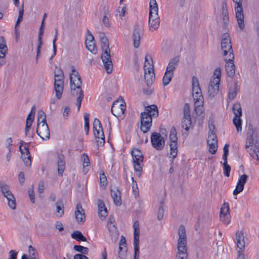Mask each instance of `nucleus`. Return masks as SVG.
<instances>
[{
  "instance_id": "f8f14e48",
  "label": "nucleus",
  "mask_w": 259,
  "mask_h": 259,
  "mask_svg": "<svg viewBox=\"0 0 259 259\" xmlns=\"http://www.w3.org/2000/svg\"><path fill=\"white\" fill-rule=\"evenodd\" d=\"M149 67L147 68V65L145 63L144 70H145V79L146 82L147 86H151L153 81L155 79V74L154 72V66L153 65H150L149 63Z\"/></svg>"
},
{
  "instance_id": "ddd939ff",
  "label": "nucleus",
  "mask_w": 259,
  "mask_h": 259,
  "mask_svg": "<svg viewBox=\"0 0 259 259\" xmlns=\"http://www.w3.org/2000/svg\"><path fill=\"white\" fill-rule=\"evenodd\" d=\"M24 145L23 146L22 144L20 146L19 149L21 153V157L26 166H31V155L30 154L28 147L26 143H24Z\"/></svg>"
},
{
  "instance_id": "a878e982",
  "label": "nucleus",
  "mask_w": 259,
  "mask_h": 259,
  "mask_svg": "<svg viewBox=\"0 0 259 259\" xmlns=\"http://www.w3.org/2000/svg\"><path fill=\"white\" fill-rule=\"evenodd\" d=\"M63 80H55L54 89L56 92V96L57 99H60L62 97L64 89Z\"/></svg>"
},
{
  "instance_id": "2f4dec72",
  "label": "nucleus",
  "mask_w": 259,
  "mask_h": 259,
  "mask_svg": "<svg viewBox=\"0 0 259 259\" xmlns=\"http://www.w3.org/2000/svg\"><path fill=\"white\" fill-rule=\"evenodd\" d=\"M143 113H147L151 118L156 117L158 115V108L155 105H151L145 107V111Z\"/></svg>"
},
{
  "instance_id": "6e6d98bb",
  "label": "nucleus",
  "mask_w": 259,
  "mask_h": 259,
  "mask_svg": "<svg viewBox=\"0 0 259 259\" xmlns=\"http://www.w3.org/2000/svg\"><path fill=\"white\" fill-rule=\"evenodd\" d=\"M191 123V119L183 118L182 121V127L183 128L188 131L189 130Z\"/></svg>"
},
{
  "instance_id": "bb28decb",
  "label": "nucleus",
  "mask_w": 259,
  "mask_h": 259,
  "mask_svg": "<svg viewBox=\"0 0 259 259\" xmlns=\"http://www.w3.org/2000/svg\"><path fill=\"white\" fill-rule=\"evenodd\" d=\"M233 60H225V68L228 76L232 78L235 73V66L234 64Z\"/></svg>"
},
{
  "instance_id": "6e6552de",
  "label": "nucleus",
  "mask_w": 259,
  "mask_h": 259,
  "mask_svg": "<svg viewBox=\"0 0 259 259\" xmlns=\"http://www.w3.org/2000/svg\"><path fill=\"white\" fill-rule=\"evenodd\" d=\"M134 233V259H139V235L140 229L138 221H136L133 224Z\"/></svg>"
},
{
  "instance_id": "ea45409f",
  "label": "nucleus",
  "mask_w": 259,
  "mask_h": 259,
  "mask_svg": "<svg viewBox=\"0 0 259 259\" xmlns=\"http://www.w3.org/2000/svg\"><path fill=\"white\" fill-rule=\"evenodd\" d=\"M7 200L9 206L12 209L16 207V200L14 195H4Z\"/></svg>"
},
{
  "instance_id": "6ab92c4d",
  "label": "nucleus",
  "mask_w": 259,
  "mask_h": 259,
  "mask_svg": "<svg viewBox=\"0 0 259 259\" xmlns=\"http://www.w3.org/2000/svg\"><path fill=\"white\" fill-rule=\"evenodd\" d=\"M220 83L218 79L214 81L210 80L208 87V94L210 98H213L217 95L219 90Z\"/></svg>"
},
{
  "instance_id": "4c0bfd02",
  "label": "nucleus",
  "mask_w": 259,
  "mask_h": 259,
  "mask_svg": "<svg viewBox=\"0 0 259 259\" xmlns=\"http://www.w3.org/2000/svg\"><path fill=\"white\" fill-rule=\"evenodd\" d=\"M32 124V108L27 117L25 126V134L27 135L28 132L30 130Z\"/></svg>"
},
{
  "instance_id": "0e129e2a",
  "label": "nucleus",
  "mask_w": 259,
  "mask_h": 259,
  "mask_svg": "<svg viewBox=\"0 0 259 259\" xmlns=\"http://www.w3.org/2000/svg\"><path fill=\"white\" fill-rule=\"evenodd\" d=\"M93 130H103L102 124L98 118H95L93 123Z\"/></svg>"
},
{
  "instance_id": "09e8293b",
  "label": "nucleus",
  "mask_w": 259,
  "mask_h": 259,
  "mask_svg": "<svg viewBox=\"0 0 259 259\" xmlns=\"http://www.w3.org/2000/svg\"><path fill=\"white\" fill-rule=\"evenodd\" d=\"M221 76V70L220 68H217L215 69L213 76L210 79L211 81H214L218 79V83H220V78Z\"/></svg>"
},
{
  "instance_id": "a19ab883",
  "label": "nucleus",
  "mask_w": 259,
  "mask_h": 259,
  "mask_svg": "<svg viewBox=\"0 0 259 259\" xmlns=\"http://www.w3.org/2000/svg\"><path fill=\"white\" fill-rule=\"evenodd\" d=\"M71 237L77 241H86V238L82 235V233L79 231H74L71 234Z\"/></svg>"
},
{
  "instance_id": "4468645a",
  "label": "nucleus",
  "mask_w": 259,
  "mask_h": 259,
  "mask_svg": "<svg viewBox=\"0 0 259 259\" xmlns=\"http://www.w3.org/2000/svg\"><path fill=\"white\" fill-rule=\"evenodd\" d=\"M149 21L160 19L158 14V8L156 0H150L149 3Z\"/></svg>"
},
{
  "instance_id": "aec40b11",
  "label": "nucleus",
  "mask_w": 259,
  "mask_h": 259,
  "mask_svg": "<svg viewBox=\"0 0 259 259\" xmlns=\"http://www.w3.org/2000/svg\"><path fill=\"white\" fill-rule=\"evenodd\" d=\"M75 219L79 224H83L85 220V216L84 210L80 203L77 204L75 211Z\"/></svg>"
},
{
  "instance_id": "bf43d9fd",
  "label": "nucleus",
  "mask_w": 259,
  "mask_h": 259,
  "mask_svg": "<svg viewBox=\"0 0 259 259\" xmlns=\"http://www.w3.org/2000/svg\"><path fill=\"white\" fill-rule=\"evenodd\" d=\"M0 187L3 194H13L9 189V187L5 183H1Z\"/></svg>"
},
{
  "instance_id": "72a5a7b5",
  "label": "nucleus",
  "mask_w": 259,
  "mask_h": 259,
  "mask_svg": "<svg viewBox=\"0 0 259 259\" xmlns=\"http://www.w3.org/2000/svg\"><path fill=\"white\" fill-rule=\"evenodd\" d=\"M56 215L58 218H61L64 214V203L63 200L59 199L56 203Z\"/></svg>"
},
{
  "instance_id": "680f3d73",
  "label": "nucleus",
  "mask_w": 259,
  "mask_h": 259,
  "mask_svg": "<svg viewBox=\"0 0 259 259\" xmlns=\"http://www.w3.org/2000/svg\"><path fill=\"white\" fill-rule=\"evenodd\" d=\"M254 152L256 154L257 159L259 161V139L255 136Z\"/></svg>"
},
{
  "instance_id": "c9c22d12",
  "label": "nucleus",
  "mask_w": 259,
  "mask_h": 259,
  "mask_svg": "<svg viewBox=\"0 0 259 259\" xmlns=\"http://www.w3.org/2000/svg\"><path fill=\"white\" fill-rule=\"evenodd\" d=\"M8 53V47L5 38L3 36H0V56L6 55Z\"/></svg>"
},
{
  "instance_id": "20e7f679",
  "label": "nucleus",
  "mask_w": 259,
  "mask_h": 259,
  "mask_svg": "<svg viewBox=\"0 0 259 259\" xmlns=\"http://www.w3.org/2000/svg\"><path fill=\"white\" fill-rule=\"evenodd\" d=\"M221 49L223 52V55L225 57V60L234 59L232 46L230 38L228 33H225L222 35L221 41Z\"/></svg>"
},
{
  "instance_id": "774afa93",
  "label": "nucleus",
  "mask_w": 259,
  "mask_h": 259,
  "mask_svg": "<svg viewBox=\"0 0 259 259\" xmlns=\"http://www.w3.org/2000/svg\"><path fill=\"white\" fill-rule=\"evenodd\" d=\"M120 196L121 195H111L114 201V203L117 206H120L122 204V200Z\"/></svg>"
},
{
  "instance_id": "69168bd1",
  "label": "nucleus",
  "mask_w": 259,
  "mask_h": 259,
  "mask_svg": "<svg viewBox=\"0 0 259 259\" xmlns=\"http://www.w3.org/2000/svg\"><path fill=\"white\" fill-rule=\"evenodd\" d=\"M192 90H194V89H200L199 80H198V78L195 76H193L192 77Z\"/></svg>"
},
{
  "instance_id": "1a4fd4ad",
  "label": "nucleus",
  "mask_w": 259,
  "mask_h": 259,
  "mask_svg": "<svg viewBox=\"0 0 259 259\" xmlns=\"http://www.w3.org/2000/svg\"><path fill=\"white\" fill-rule=\"evenodd\" d=\"M151 144L154 148L157 150H162L165 145V141L163 137L160 134L154 132L151 136Z\"/></svg>"
},
{
  "instance_id": "cd10ccee",
  "label": "nucleus",
  "mask_w": 259,
  "mask_h": 259,
  "mask_svg": "<svg viewBox=\"0 0 259 259\" xmlns=\"http://www.w3.org/2000/svg\"><path fill=\"white\" fill-rule=\"evenodd\" d=\"M98 214L102 219H104L107 215V209L105 203L102 200H99L98 201Z\"/></svg>"
},
{
  "instance_id": "9d476101",
  "label": "nucleus",
  "mask_w": 259,
  "mask_h": 259,
  "mask_svg": "<svg viewBox=\"0 0 259 259\" xmlns=\"http://www.w3.org/2000/svg\"><path fill=\"white\" fill-rule=\"evenodd\" d=\"M193 91V97L195 101V109L196 113L202 112V103L203 102V97L200 89H194Z\"/></svg>"
},
{
  "instance_id": "c85d7f7f",
  "label": "nucleus",
  "mask_w": 259,
  "mask_h": 259,
  "mask_svg": "<svg viewBox=\"0 0 259 259\" xmlns=\"http://www.w3.org/2000/svg\"><path fill=\"white\" fill-rule=\"evenodd\" d=\"M140 27L138 25H136L133 33V38L134 41V47L138 48L140 42Z\"/></svg>"
},
{
  "instance_id": "a18cd8bd",
  "label": "nucleus",
  "mask_w": 259,
  "mask_h": 259,
  "mask_svg": "<svg viewBox=\"0 0 259 259\" xmlns=\"http://www.w3.org/2000/svg\"><path fill=\"white\" fill-rule=\"evenodd\" d=\"M174 76V73L165 72L164 75L162 79V83L164 86H166L169 84L171 81L172 77Z\"/></svg>"
},
{
  "instance_id": "b1692460",
  "label": "nucleus",
  "mask_w": 259,
  "mask_h": 259,
  "mask_svg": "<svg viewBox=\"0 0 259 259\" xmlns=\"http://www.w3.org/2000/svg\"><path fill=\"white\" fill-rule=\"evenodd\" d=\"M236 243L238 250H244L245 241L244 236L242 232H237L236 233Z\"/></svg>"
},
{
  "instance_id": "412c9836",
  "label": "nucleus",
  "mask_w": 259,
  "mask_h": 259,
  "mask_svg": "<svg viewBox=\"0 0 259 259\" xmlns=\"http://www.w3.org/2000/svg\"><path fill=\"white\" fill-rule=\"evenodd\" d=\"M118 257L120 259H123L126 256V243L125 238L122 236L119 243Z\"/></svg>"
},
{
  "instance_id": "de8ad7c7",
  "label": "nucleus",
  "mask_w": 259,
  "mask_h": 259,
  "mask_svg": "<svg viewBox=\"0 0 259 259\" xmlns=\"http://www.w3.org/2000/svg\"><path fill=\"white\" fill-rule=\"evenodd\" d=\"M73 249L77 252L81 253L82 254H87L89 252V249L86 247H84L81 245H74Z\"/></svg>"
},
{
  "instance_id": "dca6fc26",
  "label": "nucleus",
  "mask_w": 259,
  "mask_h": 259,
  "mask_svg": "<svg viewBox=\"0 0 259 259\" xmlns=\"http://www.w3.org/2000/svg\"><path fill=\"white\" fill-rule=\"evenodd\" d=\"M36 133L43 140L48 139L50 137V131L47 123L44 122L42 125L37 124Z\"/></svg>"
},
{
  "instance_id": "49530a36",
  "label": "nucleus",
  "mask_w": 259,
  "mask_h": 259,
  "mask_svg": "<svg viewBox=\"0 0 259 259\" xmlns=\"http://www.w3.org/2000/svg\"><path fill=\"white\" fill-rule=\"evenodd\" d=\"M160 21V19H156V21H149L150 30L152 31L157 30L159 26Z\"/></svg>"
},
{
  "instance_id": "2eb2a0df",
  "label": "nucleus",
  "mask_w": 259,
  "mask_h": 259,
  "mask_svg": "<svg viewBox=\"0 0 259 259\" xmlns=\"http://www.w3.org/2000/svg\"><path fill=\"white\" fill-rule=\"evenodd\" d=\"M220 220L225 225L230 222V215L229 213V206L228 203H224L220 210Z\"/></svg>"
},
{
  "instance_id": "423d86ee",
  "label": "nucleus",
  "mask_w": 259,
  "mask_h": 259,
  "mask_svg": "<svg viewBox=\"0 0 259 259\" xmlns=\"http://www.w3.org/2000/svg\"><path fill=\"white\" fill-rule=\"evenodd\" d=\"M169 147L170 155L175 158L178 153V137L177 131L175 126H172L170 129L169 134Z\"/></svg>"
},
{
  "instance_id": "e433bc0d",
  "label": "nucleus",
  "mask_w": 259,
  "mask_h": 259,
  "mask_svg": "<svg viewBox=\"0 0 259 259\" xmlns=\"http://www.w3.org/2000/svg\"><path fill=\"white\" fill-rule=\"evenodd\" d=\"M32 124V108L27 117L25 126V134L27 135L28 132L30 130Z\"/></svg>"
},
{
  "instance_id": "79ce46f5",
  "label": "nucleus",
  "mask_w": 259,
  "mask_h": 259,
  "mask_svg": "<svg viewBox=\"0 0 259 259\" xmlns=\"http://www.w3.org/2000/svg\"><path fill=\"white\" fill-rule=\"evenodd\" d=\"M250 125L249 126V129L248 130L247 134H249V136L248 137L246 141V144L245 145V148L246 149H247L250 146H252L253 145V141H254V138H253V132L251 130H250Z\"/></svg>"
},
{
  "instance_id": "473e14b6",
  "label": "nucleus",
  "mask_w": 259,
  "mask_h": 259,
  "mask_svg": "<svg viewBox=\"0 0 259 259\" xmlns=\"http://www.w3.org/2000/svg\"><path fill=\"white\" fill-rule=\"evenodd\" d=\"M94 134L95 138L98 139L97 142L98 145L102 146L105 143V136L103 132V130H94Z\"/></svg>"
},
{
  "instance_id": "c756f323",
  "label": "nucleus",
  "mask_w": 259,
  "mask_h": 259,
  "mask_svg": "<svg viewBox=\"0 0 259 259\" xmlns=\"http://www.w3.org/2000/svg\"><path fill=\"white\" fill-rule=\"evenodd\" d=\"M179 60V57L178 56H176L171 59L167 66L165 72L174 74V71L178 66Z\"/></svg>"
},
{
  "instance_id": "3c124183",
  "label": "nucleus",
  "mask_w": 259,
  "mask_h": 259,
  "mask_svg": "<svg viewBox=\"0 0 259 259\" xmlns=\"http://www.w3.org/2000/svg\"><path fill=\"white\" fill-rule=\"evenodd\" d=\"M44 122H47L46 114L42 111H39L38 112L37 124L42 125Z\"/></svg>"
},
{
  "instance_id": "7c9ffc66",
  "label": "nucleus",
  "mask_w": 259,
  "mask_h": 259,
  "mask_svg": "<svg viewBox=\"0 0 259 259\" xmlns=\"http://www.w3.org/2000/svg\"><path fill=\"white\" fill-rule=\"evenodd\" d=\"M44 27H45V24H44V20H42L41 24V26H40V27L39 28V33H38V43L37 47V52H36V60H37L38 56L40 55V49L42 45V41L41 36L44 34Z\"/></svg>"
},
{
  "instance_id": "7ed1b4c3",
  "label": "nucleus",
  "mask_w": 259,
  "mask_h": 259,
  "mask_svg": "<svg viewBox=\"0 0 259 259\" xmlns=\"http://www.w3.org/2000/svg\"><path fill=\"white\" fill-rule=\"evenodd\" d=\"M70 84L72 96H77L78 93L83 92L81 89V77L73 66H71V73H70Z\"/></svg>"
},
{
  "instance_id": "a211bd4d",
  "label": "nucleus",
  "mask_w": 259,
  "mask_h": 259,
  "mask_svg": "<svg viewBox=\"0 0 259 259\" xmlns=\"http://www.w3.org/2000/svg\"><path fill=\"white\" fill-rule=\"evenodd\" d=\"M87 49L92 53L96 54L97 49L95 44V39L93 35L89 29L87 30V36L85 42Z\"/></svg>"
},
{
  "instance_id": "603ef678",
  "label": "nucleus",
  "mask_w": 259,
  "mask_h": 259,
  "mask_svg": "<svg viewBox=\"0 0 259 259\" xmlns=\"http://www.w3.org/2000/svg\"><path fill=\"white\" fill-rule=\"evenodd\" d=\"M58 30L56 29V33H55V36L54 38V39L53 40V55L50 57V60H52L53 59V58H54V57L56 55V52H57V46L56 45V42L57 40V38H58Z\"/></svg>"
},
{
  "instance_id": "f03ea898",
  "label": "nucleus",
  "mask_w": 259,
  "mask_h": 259,
  "mask_svg": "<svg viewBox=\"0 0 259 259\" xmlns=\"http://www.w3.org/2000/svg\"><path fill=\"white\" fill-rule=\"evenodd\" d=\"M178 233V252L176 259H188L187 236L185 227L184 225H180Z\"/></svg>"
},
{
  "instance_id": "4be33fe9",
  "label": "nucleus",
  "mask_w": 259,
  "mask_h": 259,
  "mask_svg": "<svg viewBox=\"0 0 259 259\" xmlns=\"http://www.w3.org/2000/svg\"><path fill=\"white\" fill-rule=\"evenodd\" d=\"M222 15L224 27L226 28L229 21V13L227 8V1L224 0L222 3Z\"/></svg>"
},
{
  "instance_id": "5fc2aeb1",
  "label": "nucleus",
  "mask_w": 259,
  "mask_h": 259,
  "mask_svg": "<svg viewBox=\"0 0 259 259\" xmlns=\"http://www.w3.org/2000/svg\"><path fill=\"white\" fill-rule=\"evenodd\" d=\"M84 130L87 135H88L90 130L89 114L85 113L84 115Z\"/></svg>"
},
{
  "instance_id": "37998d69",
  "label": "nucleus",
  "mask_w": 259,
  "mask_h": 259,
  "mask_svg": "<svg viewBox=\"0 0 259 259\" xmlns=\"http://www.w3.org/2000/svg\"><path fill=\"white\" fill-rule=\"evenodd\" d=\"M235 117H240L242 116V109L240 103H235L232 107Z\"/></svg>"
},
{
  "instance_id": "0eeeda50",
  "label": "nucleus",
  "mask_w": 259,
  "mask_h": 259,
  "mask_svg": "<svg viewBox=\"0 0 259 259\" xmlns=\"http://www.w3.org/2000/svg\"><path fill=\"white\" fill-rule=\"evenodd\" d=\"M242 1V0H233V2L235 4V11L236 18L238 22V26L241 30H243L245 26Z\"/></svg>"
},
{
  "instance_id": "9b49d317",
  "label": "nucleus",
  "mask_w": 259,
  "mask_h": 259,
  "mask_svg": "<svg viewBox=\"0 0 259 259\" xmlns=\"http://www.w3.org/2000/svg\"><path fill=\"white\" fill-rule=\"evenodd\" d=\"M107 227L112 237L111 239L115 242L118 238V231L116 226L115 220L112 215H110L107 223Z\"/></svg>"
},
{
  "instance_id": "052dcab7",
  "label": "nucleus",
  "mask_w": 259,
  "mask_h": 259,
  "mask_svg": "<svg viewBox=\"0 0 259 259\" xmlns=\"http://www.w3.org/2000/svg\"><path fill=\"white\" fill-rule=\"evenodd\" d=\"M100 182L101 186L105 188L107 185V180L104 173L100 175Z\"/></svg>"
},
{
  "instance_id": "13d9d810",
  "label": "nucleus",
  "mask_w": 259,
  "mask_h": 259,
  "mask_svg": "<svg viewBox=\"0 0 259 259\" xmlns=\"http://www.w3.org/2000/svg\"><path fill=\"white\" fill-rule=\"evenodd\" d=\"M207 144L209 146V152L212 154H215L217 151L218 143L211 142V143H207Z\"/></svg>"
},
{
  "instance_id": "393cba45",
  "label": "nucleus",
  "mask_w": 259,
  "mask_h": 259,
  "mask_svg": "<svg viewBox=\"0 0 259 259\" xmlns=\"http://www.w3.org/2000/svg\"><path fill=\"white\" fill-rule=\"evenodd\" d=\"M58 172L60 176H62L65 168V157L62 154H59L57 156Z\"/></svg>"
},
{
  "instance_id": "8fccbe9b",
  "label": "nucleus",
  "mask_w": 259,
  "mask_h": 259,
  "mask_svg": "<svg viewBox=\"0 0 259 259\" xmlns=\"http://www.w3.org/2000/svg\"><path fill=\"white\" fill-rule=\"evenodd\" d=\"M82 165L83 168V171L87 170V167H88L90 164V159L89 156L85 153H83L82 155Z\"/></svg>"
},
{
  "instance_id": "f257e3e1",
  "label": "nucleus",
  "mask_w": 259,
  "mask_h": 259,
  "mask_svg": "<svg viewBox=\"0 0 259 259\" xmlns=\"http://www.w3.org/2000/svg\"><path fill=\"white\" fill-rule=\"evenodd\" d=\"M100 38L101 47L104 52L101 59L107 73L110 74L112 71L113 64L111 59L108 39L104 34L100 35Z\"/></svg>"
},
{
  "instance_id": "58836bf2",
  "label": "nucleus",
  "mask_w": 259,
  "mask_h": 259,
  "mask_svg": "<svg viewBox=\"0 0 259 259\" xmlns=\"http://www.w3.org/2000/svg\"><path fill=\"white\" fill-rule=\"evenodd\" d=\"M152 126V123L147 121H145L144 119H141L140 129L143 133H146L148 132Z\"/></svg>"
},
{
  "instance_id": "864d4df0",
  "label": "nucleus",
  "mask_w": 259,
  "mask_h": 259,
  "mask_svg": "<svg viewBox=\"0 0 259 259\" xmlns=\"http://www.w3.org/2000/svg\"><path fill=\"white\" fill-rule=\"evenodd\" d=\"M233 123L235 125L238 132L241 131V120L240 117H234L233 118Z\"/></svg>"
},
{
  "instance_id": "338daca9",
  "label": "nucleus",
  "mask_w": 259,
  "mask_h": 259,
  "mask_svg": "<svg viewBox=\"0 0 259 259\" xmlns=\"http://www.w3.org/2000/svg\"><path fill=\"white\" fill-rule=\"evenodd\" d=\"M111 194H120L119 187L115 184H111L110 186Z\"/></svg>"
},
{
  "instance_id": "5701e85b",
  "label": "nucleus",
  "mask_w": 259,
  "mask_h": 259,
  "mask_svg": "<svg viewBox=\"0 0 259 259\" xmlns=\"http://www.w3.org/2000/svg\"><path fill=\"white\" fill-rule=\"evenodd\" d=\"M247 176L246 175H242L238 180L237 186L233 191V194H238L243 190L244 184L246 182Z\"/></svg>"
},
{
  "instance_id": "f704fd0d",
  "label": "nucleus",
  "mask_w": 259,
  "mask_h": 259,
  "mask_svg": "<svg viewBox=\"0 0 259 259\" xmlns=\"http://www.w3.org/2000/svg\"><path fill=\"white\" fill-rule=\"evenodd\" d=\"M239 90V87L237 83H234V84L229 88V92L228 94V97L230 100H233L236 97L237 92Z\"/></svg>"
},
{
  "instance_id": "c03bdc74",
  "label": "nucleus",
  "mask_w": 259,
  "mask_h": 259,
  "mask_svg": "<svg viewBox=\"0 0 259 259\" xmlns=\"http://www.w3.org/2000/svg\"><path fill=\"white\" fill-rule=\"evenodd\" d=\"M103 10L104 11V17L102 20L103 23L104 25L108 27L110 26L109 21L108 19V16L109 15V11L108 8L106 7V6H103Z\"/></svg>"
},
{
  "instance_id": "39448f33",
  "label": "nucleus",
  "mask_w": 259,
  "mask_h": 259,
  "mask_svg": "<svg viewBox=\"0 0 259 259\" xmlns=\"http://www.w3.org/2000/svg\"><path fill=\"white\" fill-rule=\"evenodd\" d=\"M134 169L136 172L140 173L142 170V163L143 161L144 157L142 152L137 148L134 149L131 152ZM140 176V174H139Z\"/></svg>"
},
{
  "instance_id": "4d7b16f0",
  "label": "nucleus",
  "mask_w": 259,
  "mask_h": 259,
  "mask_svg": "<svg viewBox=\"0 0 259 259\" xmlns=\"http://www.w3.org/2000/svg\"><path fill=\"white\" fill-rule=\"evenodd\" d=\"M211 142L215 143H218L217 135L213 131H212L211 133H209L208 136L207 143H211Z\"/></svg>"
},
{
  "instance_id": "e2e57ef3",
  "label": "nucleus",
  "mask_w": 259,
  "mask_h": 259,
  "mask_svg": "<svg viewBox=\"0 0 259 259\" xmlns=\"http://www.w3.org/2000/svg\"><path fill=\"white\" fill-rule=\"evenodd\" d=\"M223 165L224 174L226 177H229L231 170V166L228 164V163H223Z\"/></svg>"
},
{
  "instance_id": "f3484780",
  "label": "nucleus",
  "mask_w": 259,
  "mask_h": 259,
  "mask_svg": "<svg viewBox=\"0 0 259 259\" xmlns=\"http://www.w3.org/2000/svg\"><path fill=\"white\" fill-rule=\"evenodd\" d=\"M123 103L124 105L122 103L119 104L118 101L113 103L111 109L113 115L118 117H121L124 114L125 111V105L124 102Z\"/></svg>"
}]
</instances>
